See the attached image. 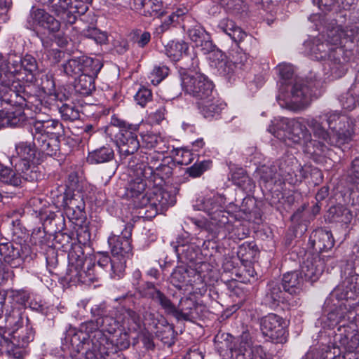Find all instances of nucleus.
I'll list each match as a JSON object with an SVG mask.
<instances>
[{"instance_id": "nucleus-57", "label": "nucleus", "mask_w": 359, "mask_h": 359, "mask_svg": "<svg viewBox=\"0 0 359 359\" xmlns=\"http://www.w3.org/2000/svg\"><path fill=\"white\" fill-rule=\"evenodd\" d=\"M165 109L160 106L155 111H151L148 114V120L151 124H158L165 118Z\"/></svg>"}, {"instance_id": "nucleus-32", "label": "nucleus", "mask_w": 359, "mask_h": 359, "mask_svg": "<svg viewBox=\"0 0 359 359\" xmlns=\"http://www.w3.org/2000/svg\"><path fill=\"white\" fill-rule=\"evenodd\" d=\"M133 6L145 16L160 17L164 13L161 0H133Z\"/></svg>"}, {"instance_id": "nucleus-40", "label": "nucleus", "mask_w": 359, "mask_h": 359, "mask_svg": "<svg viewBox=\"0 0 359 359\" xmlns=\"http://www.w3.org/2000/svg\"><path fill=\"white\" fill-rule=\"evenodd\" d=\"M283 291L280 284L277 281H271L268 285V289L265 297V303L269 306L273 307L278 305L280 302H284L286 300L285 294Z\"/></svg>"}, {"instance_id": "nucleus-17", "label": "nucleus", "mask_w": 359, "mask_h": 359, "mask_svg": "<svg viewBox=\"0 0 359 359\" xmlns=\"http://www.w3.org/2000/svg\"><path fill=\"white\" fill-rule=\"evenodd\" d=\"M30 29L37 33L53 34L60 29L61 22L44 9L34 8L30 11L27 19Z\"/></svg>"}, {"instance_id": "nucleus-5", "label": "nucleus", "mask_w": 359, "mask_h": 359, "mask_svg": "<svg viewBox=\"0 0 359 359\" xmlns=\"http://www.w3.org/2000/svg\"><path fill=\"white\" fill-rule=\"evenodd\" d=\"M37 69L36 60L31 55L22 57L15 52L0 53V100L12 105L20 103L17 90L19 76L24 72L30 76L27 80L32 81Z\"/></svg>"}, {"instance_id": "nucleus-2", "label": "nucleus", "mask_w": 359, "mask_h": 359, "mask_svg": "<svg viewBox=\"0 0 359 359\" xmlns=\"http://www.w3.org/2000/svg\"><path fill=\"white\" fill-rule=\"evenodd\" d=\"M358 31L355 26L345 29L334 27L327 34L328 41H323L319 37L304 41V52L314 60H324L323 70L328 77L332 79L341 78L346 72V60L344 57L343 48L337 45L341 44L343 41H353Z\"/></svg>"}, {"instance_id": "nucleus-35", "label": "nucleus", "mask_w": 359, "mask_h": 359, "mask_svg": "<svg viewBox=\"0 0 359 359\" xmlns=\"http://www.w3.org/2000/svg\"><path fill=\"white\" fill-rule=\"evenodd\" d=\"M200 113L206 118H212L218 116L224 109V104L216 99L214 95L202 101H197Z\"/></svg>"}, {"instance_id": "nucleus-15", "label": "nucleus", "mask_w": 359, "mask_h": 359, "mask_svg": "<svg viewBox=\"0 0 359 359\" xmlns=\"http://www.w3.org/2000/svg\"><path fill=\"white\" fill-rule=\"evenodd\" d=\"M198 65L197 57H191V64L188 66V69L179 71L181 86L182 90L191 95H200L197 86H202L204 90L203 95H208L210 93L211 81L204 74L194 71Z\"/></svg>"}, {"instance_id": "nucleus-44", "label": "nucleus", "mask_w": 359, "mask_h": 359, "mask_svg": "<svg viewBox=\"0 0 359 359\" xmlns=\"http://www.w3.org/2000/svg\"><path fill=\"white\" fill-rule=\"evenodd\" d=\"M24 121V116L19 111L17 114L0 111V128L4 127H15Z\"/></svg>"}, {"instance_id": "nucleus-52", "label": "nucleus", "mask_w": 359, "mask_h": 359, "mask_svg": "<svg viewBox=\"0 0 359 359\" xmlns=\"http://www.w3.org/2000/svg\"><path fill=\"white\" fill-rule=\"evenodd\" d=\"M59 111L65 121H74L80 118V112L74 105L63 104L60 107Z\"/></svg>"}, {"instance_id": "nucleus-34", "label": "nucleus", "mask_w": 359, "mask_h": 359, "mask_svg": "<svg viewBox=\"0 0 359 359\" xmlns=\"http://www.w3.org/2000/svg\"><path fill=\"white\" fill-rule=\"evenodd\" d=\"M142 146L147 149H154L155 152L151 154L156 156L158 154H164L169 152L170 147L167 144L166 141L161 136L147 133L141 135Z\"/></svg>"}, {"instance_id": "nucleus-58", "label": "nucleus", "mask_w": 359, "mask_h": 359, "mask_svg": "<svg viewBox=\"0 0 359 359\" xmlns=\"http://www.w3.org/2000/svg\"><path fill=\"white\" fill-rule=\"evenodd\" d=\"M348 176L354 183L359 182V156L352 161Z\"/></svg>"}, {"instance_id": "nucleus-62", "label": "nucleus", "mask_w": 359, "mask_h": 359, "mask_svg": "<svg viewBox=\"0 0 359 359\" xmlns=\"http://www.w3.org/2000/svg\"><path fill=\"white\" fill-rule=\"evenodd\" d=\"M111 262L112 257L110 258L107 255L100 254V257L97 259V266L104 270L109 266L110 270L111 271Z\"/></svg>"}, {"instance_id": "nucleus-45", "label": "nucleus", "mask_w": 359, "mask_h": 359, "mask_svg": "<svg viewBox=\"0 0 359 359\" xmlns=\"http://www.w3.org/2000/svg\"><path fill=\"white\" fill-rule=\"evenodd\" d=\"M276 72L280 76L281 86H288L292 83L294 69L291 65L287 63L279 64L276 67Z\"/></svg>"}, {"instance_id": "nucleus-59", "label": "nucleus", "mask_w": 359, "mask_h": 359, "mask_svg": "<svg viewBox=\"0 0 359 359\" xmlns=\"http://www.w3.org/2000/svg\"><path fill=\"white\" fill-rule=\"evenodd\" d=\"M264 82L265 79L263 75H256L252 81H249L248 88L251 91H256L264 85Z\"/></svg>"}, {"instance_id": "nucleus-56", "label": "nucleus", "mask_w": 359, "mask_h": 359, "mask_svg": "<svg viewBox=\"0 0 359 359\" xmlns=\"http://www.w3.org/2000/svg\"><path fill=\"white\" fill-rule=\"evenodd\" d=\"M85 36L94 39L97 43H102L106 40V36L100 33L99 30L95 27H88L83 31Z\"/></svg>"}, {"instance_id": "nucleus-49", "label": "nucleus", "mask_w": 359, "mask_h": 359, "mask_svg": "<svg viewBox=\"0 0 359 359\" xmlns=\"http://www.w3.org/2000/svg\"><path fill=\"white\" fill-rule=\"evenodd\" d=\"M212 166L210 160H204L196 162L193 165L186 169L185 173L192 178L199 177L204 172Z\"/></svg>"}, {"instance_id": "nucleus-23", "label": "nucleus", "mask_w": 359, "mask_h": 359, "mask_svg": "<svg viewBox=\"0 0 359 359\" xmlns=\"http://www.w3.org/2000/svg\"><path fill=\"white\" fill-rule=\"evenodd\" d=\"M341 348L323 345L317 349L309 351L302 359H359V348L355 351H345L342 357Z\"/></svg>"}, {"instance_id": "nucleus-9", "label": "nucleus", "mask_w": 359, "mask_h": 359, "mask_svg": "<svg viewBox=\"0 0 359 359\" xmlns=\"http://www.w3.org/2000/svg\"><path fill=\"white\" fill-rule=\"evenodd\" d=\"M63 133V126L55 119L36 120L32 134L34 144L48 155L53 156L58 149V138Z\"/></svg>"}, {"instance_id": "nucleus-39", "label": "nucleus", "mask_w": 359, "mask_h": 359, "mask_svg": "<svg viewBox=\"0 0 359 359\" xmlns=\"http://www.w3.org/2000/svg\"><path fill=\"white\" fill-rule=\"evenodd\" d=\"M119 323L129 332H136L140 327L139 316L131 309H123L118 316Z\"/></svg>"}, {"instance_id": "nucleus-27", "label": "nucleus", "mask_w": 359, "mask_h": 359, "mask_svg": "<svg viewBox=\"0 0 359 359\" xmlns=\"http://www.w3.org/2000/svg\"><path fill=\"white\" fill-rule=\"evenodd\" d=\"M102 65L99 62L95 63L88 71L78 76L76 80L75 88L77 92L84 95H90L95 90V78L100 71Z\"/></svg>"}, {"instance_id": "nucleus-38", "label": "nucleus", "mask_w": 359, "mask_h": 359, "mask_svg": "<svg viewBox=\"0 0 359 359\" xmlns=\"http://www.w3.org/2000/svg\"><path fill=\"white\" fill-rule=\"evenodd\" d=\"M303 278L298 271H292L284 274L283 287L285 292L290 294H297L302 291Z\"/></svg>"}, {"instance_id": "nucleus-21", "label": "nucleus", "mask_w": 359, "mask_h": 359, "mask_svg": "<svg viewBox=\"0 0 359 359\" xmlns=\"http://www.w3.org/2000/svg\"><path fill=\"white\" fill-rule=\"evenodd\" d=\"M330 264L333 267L334 259L330 256L312 255H309L302 265V273L311 282L316 281L325 270V265Z\"/></svg>"}, {"instance_id": "nucleus-8", "label": "nucleus", "mask_w": 359, "mask_h": 359, "mask_svg": "<svg viewBox=\"0 0 359 359\" xmlns=\"http://www.w3.org/2000/svg\"><path fill=\"white\" fill-rule=\"evenodd\" d=\"M131 226H125L121 235L114 233L108 238V244L112 255L111 273L114 278H120L123 276L127 259L133 255L131 246Z\"/></svg>"}, {"instance_id": "nucleus-60", "label": "nucleus", "mask_w": 359, "mask_h": 359, "mask_svg": "<svg viewBox=\"0 0 359 359\" xmlns=\"http://www.w3.org/2000/svg\"><path fill=\"white\" fill-rule=\"evenodd\" d=\"M221 5L227 10L234 11H238L241 6V0H219Z\"/></svg>"}, {"instance_id": "nucleus-54", "label": "nucleus", "mask_w": 359, "mask_h": 359, "mask_svg": "<svg viewBox=\"0 0 359 359\" xmlns=\"http://www.w3.org/2000/svg\"><path fill=\"white\" fill-rule=\"evenodd\" d=\"M258 174L260 180L263 182L267 183L276 178V170L274 166L263 165L259 168Z\"/></svg>"}, {"instance_id": "nucleus-41", "label": "nucleus", "mask_w": 359, "mask_h": 359, "mask_svg": "<svg viewBox=\"0 0 359 359\" xmlns=\"http://www.w3.org/2000/svg\"><path fill=\"white\" fill-rule=\"evenodd\" d=\"M114 153L109 145H104L89 153L87 161L91 164L109 162L114 158Z\"/></svg>"}, {"instance_id": "nucleus-24", "label": "nucleus", "mask_w": 359, "mask_h": 359, "mask_svg": "<svg viewBox=\"0 0 359 359\" xmlns=\"http://www.w3.org/2000/svg\"><path fill=\"white\" fill-rule=\"evenodd\" d=\"M85 202L81 194H74L64 200V210L67 217L76 225H82L86 218Z\"/></svg>"}, {"instance_id": "nucleus-6", "label": "nucleus", "mask_w": 359, "mask_h": 359, "mask_svg": "<svg viewBox=\"0 0 359 359\" xmlns=\"http://www.w3.org/2000/svg\"><path fill=\"white\" fill-rule=\"evenodd\" d=\"M36 147L27 142H20L15 144V151L10 158L13 169L0 163V181L15 187H22L26 182L38 180L41 175L34 164L36 157Z\"/></svg>"}, {"instance_id": "nucleus-50", "label": "nucleus", "mask_w": 359, "mask_h": 359, "mask_svg": "<svg viewBox=\"0 0 359 359\" xmlns=\"http://www.w3.org/2000/svg\"><path fill=\"white\" fill-rule=\"evenodd\" d=\"M169 74V69L163 65H155L149 75L151 83L156 86L165 79Z\"/></svg>"}, {"instance_id": "nucleus-47", "label": "nucleus", "mask_w": 359, "mask_h": 359, "mask_svg": "<svg viewBox=\"0 0 359 359\" xmlns=\"http://www.w3.org/2000/svg\"><path fill=\"white\" fill-rule=\"evenodd\" d=\"M330 212L333 215V219L336 222L348 224L352 220L351 211L343 205H337L331 208Z\"/></svg>"}, {"instance_id": "nucleus-3", "label": "nucleus", "mask_w": 359, "mask_h": 359, "mask_svg": "<svg viewBox=\"0 0 359 359\" xmlns=\"http://www.w3.org/2000/svg\"><path fill=\"white\" fill-rule=\"evenodd\" d=\"M328 311L322 318L323 331H320V340L322 347L343 348L344 351H355L359 348V332L355 318L359 315V306L356 303L349 305V309H336L325 308Z\"/></svg>"}, {"instance_id": "nucleus-4", "label": "nucleus", "mask_w": 359, "mask_h": 359, "mask_svg": "<svg viewBox=\"0 0 359 359\" xmlns=\"http://www.w3.org/2000/svg\"><path fill=\"white\" fill-rule=\"evenodd\" d=\"M118 318L104 316L95 320L82 323L79 329L70 327L65 340L74 350L87 349L90 359L102 357L105 353L107 337L104 332L114 333L118 327Z\"/></svg>"}, {"instance_id": "nucleus-51", "label": "nucleus", "mask_w": 359, "mask_h": 359, "mask_svg": "<svg viewBox=\"0 0 359 359\" xmlns=\"http://www.w3.org/2000/svg\"><path fill=\"white\" fill-rule=\"evenodd\" d=\"M170 154L175 158L177 163L180 165H189L194 159V155L188 149L182 148H172Z\"/></svg>"}, {"instance_id": "nucleus-48", "label": "nucleus", "mask_w": 359, "mask_h": 359, "mask_svg": "<svg viewBox=\"0 0 359 359\" xmlns=\"http://www.w3.org/2000/svg\"><path fill=\"white\" fill-rule=\"evenodd\" d=\"M359 89L356 87L350 88L346 93L341 95L340 102L343 108L352 110L358 104V93Z\"/></svg>"}, {"instance_id": "nucleus-42", "label": "nucleus", "mask_w": 359, "mask_h": 359, "mask_svg": "<svg viewBox=\"0 0 359 359\" xmlns=\"http://www.w3.org/2000/svg\"><path fill=\"white\" fill-rule=\"evenodd\" d=\"M188 33L190 39L196 46H205L203 49H206L207 51L212 50V43L208 40V34L203 27L196 26L190 29Z\"/></svg>"}, {"instance_id": "nucleus-46", "label": "nucleus", "mask_w": 359, "mask_h": 359, "mask_svg": "<svg viewBox=\"0 0 359 359\" xmlns=\"http://www.w3.org/2000/svg\"><path fill=\"white\" fill-rule=\"evenodd\" d=\"M147 297L158 303L168 313L175 311V305L162 292L154 290L153 293H147Z\"/></svg>"}, {"instance_id": "nucleus-64", "label": "nucleus", "mask_w": 359, "mask_h": 359, "mask_svg": "<svg viewBox=\"0 0 359 359\" xmlns=\"http://www.w3.org/2000/svg\"><path fill=\"white\" fill-rule=\"evenodd\" d=\"M150 33L148 32H144L137 39L136 42L140 47L143 48L150 41Z\"/></svg>"}, {"instance_id": "nucleus-14", "label": "nucleus", "mask_w": 359, "mask_h": 359, "mask_svg": "<svg viewBox=\"0 0 359 359\" xmlns=\"http://www.w3.org/2000/svg\"><path fill=\"white\" fill-rule=\"evenodd\" d=\"M43 6L50 8L52 12L58 17L62 22L74 24L78 15L84 14L88 7L77 0H35Z\"/></svg>"}, {"instance_id": "nucleus-36", "label": "nucleus", "mask_w": 359, "mask_h": 359, "mask_svg": "<svg viewBox=\"0 0 359 359\" xmlns=\"http://www.w3.org/2000/svg\"><path fill=\"white\" fill-rule=\"evenodd\" d=\"M188 48V44L184 41H171L165 46V53L172 61H178L183 56L186 60H191V57H196L195 55L189 57L187 53Z\"/></svg>"}, {"instance_id": "nucleus-43", "label": "nucleus", "mask_w": 359, "mask_h": 359, "mask_svg": "<svg viewBox=\"0 0 359 359\" xmlns=\"http://www.w3.org/2000/svg\"><path fill=\"white\" fill-rule=\"evenodd\" d=\"M222 198L219 195L213 196H206L196 201L194 205V208L197 210H203L210 215L216 208L218 209L219 205L222 204Z\"/></svg>"}, {"instance_id": "nucleus-19", "label": "nucleus", "mask_w": 359, "mask_h": 359, "mask_svg": "<svg viewBox=\"0 0 359 359\" xmlns=\"http://www.w3.org/2000/svg\"><path fill=\"white\" fill-rule=\"evenodd\" d=\"M175 203L176 198L173 194L165 189H158L149 196L143 197L140 205L144 206L147 208L146 212L151 210L149 217H154L158 213H163Z\"/></svg>"}, {"instance_id": "nucleus-22", "label": "nucleus", "mask_w": 359, "mask_h": 359, "mask_svg": "<svg viewBox=\"0 0 359 359\" xmlns=\"http://www.w3.org/2000/svg\"><path fill=\"white\" fill-rule=\"evenodd\" d=\"M208 60L212 68L218 74L226 79L229 82L235 81L238 74L236 66L233 61L227 60L226 55L220 50H211L209 53Z\"/></svg>"}, {"instance_id": "nucleus-33", "label": "nucleus", "mask_w": 359, "mask_h": 359, "mask_svg": "<svg viewBox=\"0 0 359 359\" xmlns=\"http://www.w3.org/2000/svg\"><path fill=\"white\" fill-rule=\"evenodd\" d=\"M177 256L182 262L196 263L201 260V250L194 243H180L174 247Z\"/></svg>"}, {"instance_id": "nucleus-63", "label": "nucleus", "mask_w": 359, "mask_h": 359, "mask_svg": "<svg viewBox=\"0 0 359 359\" xmlns=\"http://www.w3.org/2000/svg\"><path fill=\"white\" fill-rule=\"evenodd\" d=\"M318 7L322 11H331L335 7L337 1L336 0H317Z\"/></svg>"}, {"instance_id": "nucleus-7", "label": "nucleus", "mask_w": 359, "mask_h": 359, "mask_svg": "<svg viewBox=\"0 0 359 359\" xmlns=\"http://www.w3.org/2000/svg\"><path fill=\"white\" fill-rule=\"evenodd\" d=\"M110 124L118 128L115 135V142L121 156V163L128 166V162L133 157L139 155L148 156L149 154L135 153L140 148L137 134L140 124H133L114 115L111 118Z\"/></svg>"}, {"instance_id": "nucleus-53", "label": "nucleus", "mask_w": 359, "mask_h": 359, "mask_svg": "<svg viewBox=\"0 0 359 359\" xmlns=\"http://www.w3.org/2000/svg\"><path fill=\"white\" fill-rule=\"evenodd\" d=\"M149 160H147L144 158V161L147 162L149 161L151 165L154 166V173L156 172V174L158 175H165V177H168L171 175L172 169L170 166L165 164L160 163L158 165H156L158 160L156 158H155L154 155H152L151 154H148Z\"/></svg>"}, {"instance_id": "nucleus-31", "label": "nucleus", "mask_w": 359, "mask_h": 359, "mask_svg": "<svg viewBox=\"0 0 359 359\" xmlns=\"http://www.w3.org/2000/svg\"><path fill=\"white\" fill-rule=\"evenodd\" d=\"M209 216L210 223L217 228L218 233L223 237H226L233 230V226L229 218V213L223 210L222 204Z\"/></svg>"}, {"instance_id": "nucleus-12", "label": "nucleus", "mask_w": 359, "mask_h": 359, "mask_svg": "<svg viewBox=\"0 0 359 359\" xmlns=\"http://www.w3.org/2000/svg\"><path fill=\"white\" fill-rule=\"evenodd\" d=\"M353 303L359 306V275L356 273L346 276L332 291L325 302V308L349 309Z\"/></svg>"}, {"instance_id": "nucleus-10", "label": "nucleus", "mask_w": 359, "mask_h": 359, "mask_svg": "<svg viewBox=\"0 0 359 359\" xmlns=\"http://www.w3.org/2000/svg\"><path fill=\"white\" fill-rule=\"evenodd\" d=\"M144 158L149 160L148 156L139 155L132 158L128 162V168L130 170V175L134 179L132 180L127 189L128 196L134 199L135 204L139 207L143 197H148L147 194L144 193L146 187L144 178H148L153 175L154 166L151 165L149 161L145 162Z\"/></svg>"}, {"instance_id": "nucleus-16", "label": "nucleus", "mask_w": 359, "mask_h": 359, "mask_svg": "<svg viewBox=\"0 0 359 359\" xmlns=\"http://www.w3.org/2000/svg\"><path fill=\"white\" fill-rule=\"evenodd\" d=\"M316 90V84L313 81L295 79L286 102L297 108H304L311 104L313 98L317 97Z\"/></svg>"}, {"instance_id": "nucleus-61", "label": "nucleus", "mask_w": 359, "mask_h": 359, "mask_svg": "<svg viewBox=\"0 0 359 359\" xmlns=\"http://www.w3.org/2000/svg\"><path fill=\"white\" fill-rule=\"evenodd\" d=\"M233 58V62L236 66V70L238 72L248 62V56L245 53H238Z\"/></svg>"}, {"instance_id": "nucleus-20", "label": "nucleus", "mask_w": 359, "mask_h": 359, "mask_svg": "<svg viewBox=\"0 0 359 359\" xmlns=\"http://www.w3.org/2000/svg\"><path fill=\"white\" fill-rule=\"evenodd\" d=\"M261 330L276 343H284L287 339V332L284 319L275 313H269L260 321Z\"/></svg>"}, {"instance_id": "nucleus-37", "label": "nucleus", "mask_w": 359, "mask_h": 359, "mask_svg": "<svg viewBox=\"0 0 359 359\" xmlns=\"http://www.w3.org/2000/svg\"><path fill=\"white\" fill-rule=\"evenodd\" d=\"M311 237L313 238V245L316 250L327 251L334 246V240L332 233L329 231L318 229L313 233Z\"/></svg>"}, {"instance_id": "nucleus-18", "label": "nucleus", "mask_w": 359, "mask_h": 359, "mask_svg": "<svg viewBox=\"0 0 359 359\" xmlns=\"http://www.w3.org/2000/svg\"><path fill=\"white\" fill-rule=\"evenodd\" d=\"M234 359H271L261 346H252L251 337L248 332H243L238 339V344L231 347Z\"/></svg>"}, {"instance_id": "nucleus-13", "label": "nucleus", "mask_w": 359, "mask_h": 359, "mask_svg": "<svg viewBox=\"0 0 359 359\" xmlns=\"http://www.w3.org/2000/svg\"><path fill=\"white\" fill-rule=\"evenodd\" d=\"M35 332L32 326L22 325L20 318L8 332V337L2 336L0 338V347L3 351L19 358L21 351L17 349L25 348L34 338Z\"/></svg>"}, {"instance_id": "nucleus-11", "label": "nucleus", "mask_w": 359, "mask_h": 359, "mask_svg": "<svg viewBox=\"0 0 359 359\" xmlns=\"http://www.w3.org/2000/svg\"><path fill=\"white\" fill-rule=\"evenodd\" d=\"M85 256L81 247L72 246L68 253V268L65 279L72 285L79 283L90 284L98 280L95 273V265L89 263L86 269L83 268Z\"/></svg>"}, {"instance_id": "nucleus-1", "label": "nucleus", "mask_w": 359, "mask_h": 359, "mask_svg": "<svg viewBox=\"0 0 359 359\" xmlns=\"http://www.w3.org/2000/svg\"><path fill=\"white\" fill-rule=\"evenodd\" d=\"M268 130L277 138L302 146L311 155H326L330 147H341L354 135L353 120L337 111H324L317 116L274 119Z\"/></svg>"}, {"instance_id": "nucleus-30", "label": "nucleus", "mask_w": 359, "mask_h": 359, "mask_svg": "<svg viewBox=\"0 0 359 359\" xmlns=\"http://www.w3.org/2000/svg\"><path fill=\"white\" fill-rule=\"evenodd\" d=\"M27 255H24L22 247L15 246L12 243H0V258L12 267L20 266Z\"/></svg>"}, {"instance_id": "nucleus-26", "label": "nucleus", "mask_w": 359, "mask_h": 359, "mask_svg": "<svg viewBox=\"0 0 359 359\" xmlns=\"http://www.w3.org/2000/svg\"><path fill=\"white\" fill-rule=\"evenodd\" d=\"M215 29L217 32H222L229 36L236 44L243 41L245 38L252 39L250 35H248L241 27L237 26L232 20L228 18L220 20L217 22Z\"/></svg>"}, {"instance_id": "nucleus-29", "label": "nucleus", "mask_w": 359, "mask_h": 359, "mask_svg": "<svg viewBox=\"0 0 359 359\" xmlns=\"http://www.w3.org/2000/svg\"><path fill=\"white\" fill-rule=\"evenodd\" d=\"M201 306L191 298H182L179 303L178 308L175 306V311L172 315L177 320L192 321L199 316L198 310Z\"/></svg>"}, {"instance_id": "nucleus-25", "label": "nucleus", "mask_w": 359, "mask_h": 359, "mask_svg": "<svg viewBox=\"0 0 359 359\" xmlns=\"http://www.w3.org/2000/svg\"><path fill=\"white\" fill-rule=\"evenodd\" d=\"M171 283L177 288L182 289L185 287V290H188V287L194 290L196 282H201L200 275L193 269H187L184 266L176 267L171 274ZM195 292V290H193Z\"/></svg>"}, {"instance_id": "nucleus-28", "label": "nucleus", "mask_w": 359, "mask_h": 359, "mask_svg": "<svg viewBox=\"0 0 359 359\" xmlns=\"http://www.w3.org/2000/svg\"><path fill=\"white\" fill-rule=\"evenodd\" d=\"M99 62L97 59L82 56L69 60L63 65V69L67 75L76 79L84 72H90L88 69Z\"/></svg>"}, {"instance_id": "nucleus-55", "label": "nucleus", "mask_w": 359, "mask_h": 359, "mask_svg": "<svg viewBox=\"0 0 359 359\" xmlns=\"http://www.w3.org/2000/svg\"><path fill=\"white\" fill-rule=\"evenodd\" d=\"M151 91L147 88L142 87L136 93L135 100L141 107H144L146 104L151 100Z\"/></svg>"}]
</instances>
